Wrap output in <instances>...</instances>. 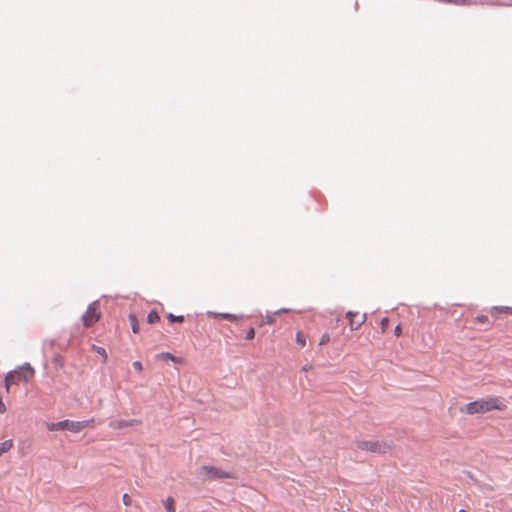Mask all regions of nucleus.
Wrapping results in <instances>:
<instances>
[{
  "label": "nucleus",
  "mask_w": 512,
  "mask_h": 512,
  "mask_svg": "<svg viewBox=\"0 0 512 512\" xmlns=\"http://www.w3.org/2000/svg\"><path fill=\"white\" fill-rule=\"evenodd\" d=\"M506 406L497 397H490L488 399H479L467 403L460 408V411L469 415L477 413H486L492 410H503Z\"/></svg>",
  "instance_id": "1"
},
{
  "label": "nucleus",
  "mask_w": 512,
  "mask_h": 512,
  "mask_svg": "<svg viewBox=\"0 0 512 512\" xmlns=\"http://www.w3.org/2000/svg\"><path fill=\"white\" fill-rule=\"evenodd\" d=\"M35 375L34 368L29 364L25 363L15 370L7 373L5 377V387L9 391L11 385H19L21 382H29Z\"/></svg>",
  "instance_id": "2"
},
{
  "label": "nucleus",
  "mask_w": 512,
  "mask_h": 512,
  "mask_svg": "<svg viewBox=\"0 0 512 512\" xmlns=\"http://www.w3.org/2000/svg\"><path fill=\"white\" fill-rule=\"evenodd\" d=\"M94 423V419H88L83 421H72V420H62L59 422H51L47 423V429L49 431H70L73 433H78L84 430L87 427H90Z\"/></svg>",
  "instance_id": "3"
},
{
  "label": "nucleus",
  "mask_w": 512,
  "mask_h": 512,
  "mask_svg": "<svg viewBox=\"0 0 512 512\" xmlns=\"http://www.w3.org/2000/svg\"><path fill=\"white\" fill-rule=\"evenodd\" d=\"M356 446L362 451L386 454L393 448V441L391 440H358Z\"/></svg>",
  "instance_id": "4"
},
{
  "label": "nucleus",
  "mask_w": 512,
  "mask_h": 512,
  "mask_svg": "<svg viewBox=\"0 0 512 512\" xmlns=\"http://www.w3.org/2000/svg\"><path fill=\"white\" fill-rule=\"evenodd\" d=\"M197 476L202 481H213L219 479H235L233 473L224 471L215 466L202 465L197 470Z\"/></svg>",
  "instance_id": "5"
},
{
  "label": "nucleus",
  "mask_w": 512,
  "mask_h": 512,
  "mask_svg": "<svg viewBox=\"0 0 512 512\" xmlns=\"http://www.w3.org/2000/svg\"><path fill=\"white\" fill-rule=\"evenodd\" d=\"M99 307L100 304L98 301L89 304L86 312L82 315V321L85 327H91L100 319Z\"/></svg>",
  "instance_id": "6"
},
{
  "label": "nucleus",
  "mask_w": 512,
  "mask_h": 512,
  "mask_svg": "<svg viewBox=\"0 0 512 512\" xmlns=\"http://www.w3.org/2000/svg\"><path fill=\"white\" fill-rule=\"evenodd\" d=\"M346 318L349 320L351 330H357L366 321L367 316L365 313L363 315H359L358 312L348 311L346 313Z\"/></svg>",
  "instance_id": "7"
},
{
  "label": "nucleus",
  "mask_w": 512,
  "mask_h": 512,
  "mask_svg": "<svg viewBox=\"0 0 512 512\" xmlns=\"http://www.w3.org/2000/svg\"><path fill=\"white\" fill-rule=\"evenodd\" d=\"M138 423H139V421L136 419H129V420L119 419V420L110 421L109 427L111 429H124L129 426H134Z\"/></svg>",
  "instance_id": "8"
},
{
  "label": "nucleus",
  "mask_w": 512,
  "mask_h": 512,
  "mask_svg": "<svg viewBox=\"0 0 512 512\" xmlns=\"http://www.w3.org/2000/svg\"><path fill=\"white\" fill-rule=\"evenodd\" d=\"M207 316L209 318L224 319V320H228L231 322H236V321H238L239 318L242 317V316H237V315L231 314V313H216V312H212V311H208Z\"/></svg>",
  "instance_id": "9"
},
{
  "label": "nucleus",
  "mask_w": 512,
  "mask_h": 512,
  "mask_svg": "<svg viewBox=\"0 0 512 512\" xmlns=\"http://www.w3.org/2000/svg\"><path fill=\"white\" fill-rule=\"evenodd\" d=\"M156 358L159 359V360H171V361H173L175 363H178V362L181 361L179 358H177L176 356H174L170 352H162V353L158 354L156 356Z\"/></svg>",
  "instance_id": "10"
},
{
  "label": "nucleus",
  "mask_w": 512,
  "mask_h": 512,
  "mask_svg": "<svg viewBox=\"0 0 512 512\" xmlns=\"http://www.w3.org/2000/svg\"><path fill=\"white\" fill-rule=\"evenodd\" d=\"M129 322L131 324L133 333H135V334L139 333V323H138L137 316L135 314H132V313L129 314Z\"/></svg>",
  "instance_id": "11"
},
{
  "label": "nucleus",
  "mask_w": 512,
  "mask_h": 512,
  "mask_svg": "<svg viewBox=\"0 0 512 512\" xmlns=\"http://www.w3.org/2000/svg\"><path fill=\"white\" fill-rule=\"evenodd\" d=\"M160 320V316L156 310H151L147 315V322L149 324H155Z\"/></svg>",
  "instance_id": "12"
},
{
  "label": "nucleus",
  "mask_w": 512,
  "mask_h": 512,
  "mask_svg": "<svg viewBox=\"0 0 512 512\" xmlns=\"http://www.w3.org/2000/svg\"><path fill=\"white\" fill-rule=\"evenodd\" d=\"M163 503L167 512H175V500L172 497H168Z\"/></svg>",
  "instance_id": "13"
},
{
  "label": "nucleus",
  "mask_w": 512,
  "mask_h": 512,
  "mask_svg": "<svg viewBox=\"0 0 512 512\" xmlns=\"http://www.w3.org/2000/svg\"><path fill=\"white\" fill-rule=\"evenodd\" d=\"M52 364L56 369H61L63 367V358L60 354H55L52 358Z\"/></svg>",
  "instance_id": "14"
},
{
  "label": "nucleus",
  "mask_w": 512,
  "mask_h": 512,
  "mask_svg": "<svg viewBox=\"0 0 512 512\" xmlns=\"http://www.w3.org/2000/svg\"><path fill=\"white\" fill-rule=\"evenodd\" d=\"M13 446L12 440H6L0 443V456L9 451Z\"/></svg>",
  "instance_id": "15"
},
{
  "label": "nucleus",
  "mask_w": 512,
  "mask_h": 512,
  "mask_svg": "<svg viewBox=\"0 0 512 512\" xmlns=\"http://www.w3.org/2000/svg\"><path fill=\"white\" fill-rule=\"evenodd\" d=\"M448 4H454L459 6H469L473 4V0H447Z\"/></svg>",
  "instance_id": "16"
},
{
  "label": "nucleus",
  "mask_w": 512,
  "mask_h": 512,
  "mask_svg": "<svg viewBox=\"0 0 512 512\" xmlns=\"http://www.w3.org/2000/svg\"><path fill=\"white\" fill-rule=\"evenodd\" d=\"M167 318H168V320H169V322H170V323H175V322H177V323H182V322H184V320H185V318H184V316H183V315L176 316V315H174V314H172V313H169V314L167 315Z\"/></svg>",
  "instance_id": "17"
},
{
  "label": "nucleus",
  "mask_w": 512,
  "mask_h": 512,
  "mask_svg": "<svg viewBox=\"0 0 512 512\" xmlns=\"http://www.w3.org/2000/svg\"><path fill=\"white\" fill-rule=\"evenodd\" d=\"M296 342L301 346H305V336L302 332H297L296 334Z\"/></svg>",
  "instance_id": "18"
},
{
  "label": "nucleus",
  "mask_w": 512,
  "mask_h": 512,
  "mask_svg": "<svg viewBox=\"0 0 512 512\" xmlns=\"http://www.w3.org/2000/svg\"><path fill=\"white\" fill-rule=\"evenodd\" d=\"M512 309L509 308V307H493L492 308V315H494L495 313H499V312H511Z\"/></svg>",
  "instance_id": "19"
},
{
  "label": "nucleus",
  "mask_w": 512,
  "mask_h": 512,
  "mask_svg": "<svg viewBox=\"0 0 512 512\" xmlns=\"http://www.w3.org/2000/svg\"><path fill=\"white\" fill-rule=\"evenodd\" d=\"M475 320H476V322H478L480 324H486L489 322V318L486 315H479L476 317Z\"/></svg>",
  "instance_id": "20"
},
{
  "label": "nucleus",
  "mask_w": 512,
  "mask_h": 512,
  "mask_svg": "<svg viewBox=\"0 0 512 512\" xmlns=\"http://www.w3.org/2000/svg\"><path fill=\"white\" fill-rule=\"evenodd\" d=\"M330 341V336L325 333L321 336L320 338V341H319V345L322 346V345H325L327 344L328 342Z\"/></svg>",
  "instance_id": "21"
},
{
  "label": "nucleus",
  "mask_w": 512,
  "mask_h": 512,
  "mask_svg": "<svg viewBox=\"0 0 512 512\" xmlns=\"http://www.w3.org/2000/svg\"><path fill=\"white\" fill-rule=\"evenodd\" d=\"M254 337H255V329H254L253 327H251V328L247 331L246 336H245V339H246V340H252V339H254Z\"/></svg>",
  "instance_id": "22"
},
{
  "label": "nucleus",
  "mask_w": 512,
  "mask_h": 512,
  "mask_svg": "<svg viewBox=\"0 0 512 512\" xmlns=\"http://www.w3.org/2000/svg\"><path fill=\"white\" fill-rule=\"evenodd\" d=\"M96 351H97V353L99 355H101L104 358V360L107 359V353H106V350L103 347H97Z\"/></svg>",
  "instance_id": "23"
},
{
  "label": "nucleus",
  "mask_w": 512,
  "mask_h": 512,
  "mask_svg": "<svg viewBox=\"0 0 512 512\" xmlns=\"http://www.w3.org/2000/svg\"><path fill=\"white\" fill-rule=\"evenodd\" d=\"M380 324H381V327H382V331L384 332L387 329L388 325H389V319L388 318H383L381 320Z\"/></svg>",
  "instance_id": "24"
},
{
  "label": "nucleus",
  "mask_w": 512,
  "mask_h": 512,
  "mask_svg": "<svg viewBox=\"0 0 512 512\" xmlns=\"http://www.w3.org/2000/svg\"><path fill=\"white\" fill-rule=\"evenodd\" d=\"M132 366H133V368H134L135 370H137V371H139V372H140V371H142V369H143L142 363H141L140 361H134V362L132 363Z\"/></svg>",
  "instance_id": "25"
},
{
  "label": "nucleus",
  "mask_w": 512,
  "mask_h": 512,
  "mask_svg": "<svg viewBox=\"0 0 512 512\" xmlns=\"http://www.w3.org/2000/svg\"><path fill=\"white\" fill-rule=\"evenodd\" d=\"M123 503L126 506H129L131 504V497L128 494H124L122 497Z\"/></svg>",
  "instance_id": "26"
},
{
  "label": "nucleus",
  "mask_w": 512,
  "mask_h": 512,
  "mask_svg": "<svg viewBox=\"0 0 512 512\" xmlns=\"http://www.w3.org/2000/svg\"><path fill=\"white\" fill-rule=\"evenodd\" d=\"M394 334L396 336H400L402 334V328H401V325H397L395 328H394Z\"/></svg>",
  "instance_id": "27"
},
{
  "label": "nucleus",
  "mask_w": 512,
  "mask_h": 512,
  "mask_svg": "<svg viewBox=\"0 0 512 512\" xmlns=\"http://www.w3.org/2000/svg\"><path fill=\"white\" fill-rule=\"evenodd\" d=\"M275 322V318L273 316H267L266 317V323L267 324H273Z\"/></svg>",
  "instance_id": "28"
},
{
  "label": "nucleus",
  "mask_w": 512,
  "mask_h": 512,
  "mask_svg": "<svg viewBox=\"0 0 512 512\" xmlns=\"http://www.w3.org/2000/svg\"><path fill=\"white\" fill-rule=\"evenodd\" d=\"M288 311H289L288 309H286V308H282V309L277 310V311L275 312V314H276V315H280V314H282V313H286V312H288Z\"/></svg>",
  "instance_id": "29"
},
{
  "label": "nucleus",
  "mask_w": 512,
  "mask_h": 512,
  "mask_svg": "<svg viewBox=\"0 0 512 512\" xmlns=\"http://www.w3.org/2000/svg\"><path fill=\"white\" fill-rule=\"evenodd\" d=\"M467 475H468V477H469L470 479L474 480V478H473V476H472V474H471L470 472H467Z\"/></svg>",
  "instance_id": "30"
},
{
  "label": "nucleus",
  "mask_w": 512,
  "mask_h": 512,
  "mask_svg": "<svg viewBox=\"0 0 512 512\" xmlns=\"http://www.w3.org/2000/svg\"><path fill=\"white\" fill-rule=\"evenodd\" d=\"M459 512H467V511H466V510H464V509H461V510H459Z\"/></svg>",
  "instance_id": "31"
}]
</instances>
